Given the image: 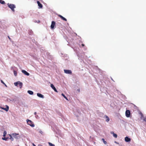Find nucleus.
<instances>
[{
    "label": "nucleus",
    "mask_w": 146,
    "mask_h": 146,
    "mask_svg": "<svg viewBox=\"0 0 146 146\" xmlns=\"http://www.w3.org/2000/svg\"><path fill=\"white\" fill-rule=\"evenodd\" d=\"M14 84L15 86L18 87L19 86L20 88H22L23 86L22 83L20 81H18L17 82H15L14 83Z\"/></svg>",
    "instance_id": "1"
},
{
    "label": "nucleus",
    "mask_w": 146,
    "mask_h": 146,
    "mask_svg": "<svg viewBox=\"0 0 146 146\" xmlns=\"http://www.w3.org/2000/svg\"><path fill=\"white\" fill-rule=\"evenodd\" d=\"M7 5L8 7L10 8L13 11H15L14 8L16 7L15 5L13 4H9L8 3L7 4Z\"/></svg>",
    "instance_id": "2"
},
{
    "label": "nucleus",
    "mask_w": 146,
    "mask_h": 146,
    "mask_svg": "<svg viewBox=\"0 0 146 146\" xmlns=\"http://www.w3.org/2000/svg\"><path fill=\"white\" fill-rule=\"evenodd\" d=\"M27 124L32 127H33L35 126V125L33 124V122L30 120L27 119Z\"/></svg>",
    "instance_id": "3"
},
{
    "label": "nucleus",
    "mask_w": 146,
    "mask_h": 146,
    "mask_svg": "<svg viewBox=\"0 0 146 146\" xmlns=\"http://www.w3.org/2000/svg\"><path fill=\"white\" fill-rule=\"evenodd\" d=\"M125 115L126 117H129L130 116V112L129 110H126L125 111Z\"/></svg>",
    "instance_id": "4"
},
{
    "label": "nucleus",
    "mask_w": 146,
    "mask_h": 146,
    "mask_svg": "<svg viewBox=\"0 0 146 146\" xmlns=\"http://www.w3.org/2000/svg\"><path fill=\"white\" fill-rule=\"evenodd\" d=\"M64 71L65 73L67 74H71L72 71L70 70H64Z\"/></svg>",
    "instance_id": "5"
},
{
    "label": "nucleus",
    "mask_w": 146,
    "mask_h": 146,
    "mask_svg": "<svg viewBox=\"0 0 146 146\" xmlns=\"http://www.w3.org/2000/svg\"><path fill=\"white\" fill-rule=\"evenodd\" d=\"M55 24V22L54 21H52V23L50 27L51 29H53L54 28Z\"/></svg>",
    "instance_id": "6"
},
{
    "label": "nucleus",
    "mask_w": 146,
    "mask_h": 146,
    "mask_svg": "<svg viewBox=\"0 0 146 146\" xmlns=\"http://www.w3.org/2000/svg\"><path fill=\"white\" fill-rule=\"evenodd\" d=\"M6 108L1 107V108L2 109L5 110L6 111H7L9 110V107L7 105H6Z\"/></svg>",
    "instance_id": "7"
},
{
    "label": "nucleus",
    "mask_w": 146,
    "mask_h": 146,
    "mask_svg": "<svg viewBox=\"0 0 146 146\" xmlns=\"http://www.w3.org/2000/svg\"><path fill=\"white\" fill-rule=\"evenodd\" d=\"M37 3L38 4V6L39 7V8H42V5L40 3V2L39 1H37Z\"/></svg>",
    "instance_id": "8"
},
{
    "label": "nucleus",
    "mask_w": 146,
    "mask_h": 146,
    "mask_svg": "<svg viewBox=\"0 0 146 146\" xmlns=\"http://www.w3.org/2000/svg\"><path fill=\"white\" fill-rule=\"evenodd\" d=\"M51 87L56 92H58L54 86V85L52 84H51L50 85Z\"/></svg>",
    "instance_id": "9"
},
{
    "label": "nucleus",
    "mask_w": 146,
    "mask_h": 146,
    "mask_svg": "<svg viewBox=\"0 0 146 146\" xmlns=\"http://www.w3.org/2000/svg\"><path fill=\"white\" fill-rule=\"evenodd\" d=\"M22 72L25 75H26L27 76H29V74L27 72V71L25 70H22Z\"/></svg>",
    "instance_id": "10"
},
{
    "label": "nucleus",
    "mask_w": 146,
    "mask_h": 146,
    "mask_svg": "<svg viewBox=\"0 0 146 146\" xmlns=\"http://www.w3.org/2000/svg\"><path fill=\"white\" fill-rule=\"evenodd\" d=\"M125 141L127 142H129L131 141V139L127 137H126L125 138Z\"/></svg>",
    "instance_id": "11"
},
{
    "label": "nucleus",
    "mask_w": 146,
    "mask_h": 146,
    "mask_svg": "<svg viewBox=\"0 0 146 146\" xmlns=\"http://www.w3.org/2000/svg\"><path fill=\"white\" fill-rule=\"evenodd\" d=\"M12 135L13 137L16 139H18V137L17 136V135H19L18 133H14L12 134Z\"/></svg>",
    "instance_id": "12"
},
{
    "label": "nucleus",
    "mask_w": 146,
    "mask_h": 146,
    "mask_svg": "<svg viewBox=\"0 0 146 146\" xmlns=\"http://www.w3.org/2000/svg\"><path fill=\"white\" fill-rule=\"evenodd\" d=\"M59 17L62 20L65 21H67V19L65 18L64 17H63L62 16V15H58Z\"/></svg>",
    "instance_id": "13"
},
{
    "label": "nucleus",
    "mask_w": 146,
    "mask_h": 146,
    "mask_svg": "<svg viewBox=\"0 0 146 146\" xmlns=\"http://www.w3.org/2000/svg\"><path fill=\"white\" fill-rule=\"evenodd\" d=\"M110 133L111 134H113V137L116 138L117 137V135L115 133H114L113 131H111Z\"/></svg>",
    "instance_id": "14"
},
{
    "label": "nucleus",
    "mask_w": 146,
    "mask_h": 146,
    "mask_svg": "<svg viewBox=\"0 0 146 146\" xmlns=\"http://www.w3.org/2000/svg\"><path fill=\"white\" fill-rule=\"evenodd\" d=\"M37 94V96L39 97H40L41 98H44V96L42 94L39 93H38Z\"/></svg>",
    "instance_id": "15"
},
{
    "label": "nucleus",
    "mask_w": 146,
    "mask_h": 146,
    "mask_svg": "<svg viewBox=\"0 0 146 146\" xmlns=\"http://www.w3.org/2000/svg\"><path fill=\"white\" fill-rule=\"evenodd\" d=\"M105 117L106 119V121L108 122L110 121V118H109L107 116V115H105L104 116Z\"/></svg>",
    "instance_id": "16"
},
{
    "label": "nucleus",
    "mask_w": 146,
    "mask_h": 146,
    "mask_svg": "<svg viewBox=\"0 0 146 146\" xmlns=\"http://www.w3.org/2000/svg\"><path fill=\"white\" fill-rule=\"evenodd\" d=\"M28 93L31 95H33V91L30 90H28Z\"/></svg>",
    "instance_id": "17"
},
{
    "label": "nucleus",
    "mask_w": 146,
    "mask_h": 146,
    "mask_svg": "<svg viewBox=\"0 0 146 146\" xmlns=\"http://www.w3.org/2000/svg\"><path fill=\"white\" fill-rule=\"evenodd\" d=\"M9 137H10V139L12 141H13L14 139L12 137L11 135L10 134L9 135Z\"/></svg>",
    "instance_id": "18"
},
{
    "label": "nucleus",
    "mask_w": 146,
    "mask_h": 146,
    "mask_svg": "<svg viewBox=\"0 0 146 146\" xmlns=\"http://www.w3.org/2000/svg\"><path fill=\"white\" fill-rule=\"evenodd\" d=\"M8 139V137H2V139L3 140H5V141H7V140Z\"/></svg>",
    "instance_id": "19"
},
{
    "label": "nucleus",
    "mask_w": 146,
    "mask_h": 146,
    "mask_svg": "<svg viewBox=\"0 0 146 146\" xmlns=\"http://www.w3.org/2000/svg\"><path fill=\"white\" fill-rule=\"evenodd\" d=\"M0 3L3 4L5 3V1L2 0H0Z\"/></svg>",
    "instance_id": "20"
},
{
    "label": "nucleus",
    "mask_w": 146,
    "mask_h": 146,
    "mask_svg": "<svg viewBox=\"0 0 146 146\" xmlns=\"http://www.w3.org/2000/svg\"><path fill=\"white\" fill-rule=\"evenodd\" d=\"M6 134H7L6 131H4L3 132V136L5 137V136Z\"/></svg>",
    "instance_id": "21"
},
{
    "label": "nucleus",
    "mask_w": 146,
    "mask_h": 146,
    "mask_svg": "<svg viewBox=\"0 0 146 146\" xmlns=\"http://www.w3.org/2000/svg\"><path fill=\"white\" fill-rule=\"evenodd\" d=\"M48 143L50 146H55L54 144H52L50 142H48Z\"/></svg>",
    "instance_id": "22"
},
{
    "label": "nucleus",
    "mask_w": 146,
    "mask_h": 146,
    "mask_svg": "<svg viewBox=\"0 0 146 146\" xmlns=\"http://www.w3.org/2000/svg\"><path fill=\"white\" fill-rule=\"evenodd\" d=\"M102 140L103 141V142L104 144H106L107 143L106 141H105L104 139H102Z\"/></svg>",
    "instance_id": "23"
},
{
    "label": "nucleus",
    "mask_w": 146,
    "mask_h": 146,
    "mask_svg": "<svg viewBox=\"0 0 146 146\" xmlns=\"http://www.w3.org/2000/svg\"><path fill=\"white\" fill-rule=\"evenodd\" d=\"M1 82L3 83V84L5 86H6V87H7V85L2 80H1Z\"/></svg>",
    "instance_id": "24"
},
{
    "label": "nucleus",
    "mask_w": 146,
    "mask_h": 146,
    "mask_svg": "<svg viewBox=\"0 0 146 146\" xmlns=\"http://www.w3.org/2000/svg\"><path fill=\"white\" fill-rule=\"evenodd\" d=\"M14 75L15 76H17V72L15 71H14Z\"/></svg>",
    "instance_id": "25"
},
{
    "label": "nucleus",
    "mask_w": 146,
    "mask_h": 146,
    "mask_svg": "<svg viewBox=\"0 0 146 146\" xmlns=\"http://www.w3.org/2000/svg\"><path fill=\"white\" fill-rule=\"evenodd\" d=\"M62 95L65 98L66 97L65 96L63 93L62 94Z\"/></svg>",
    "instance_id": "26"
},
{
    "label": "nucleus",
    "mask_w": 146,
    "mask_h": 146,
    "mask_svg": "<svg viewBox=\"0 0 146 146\" xmlns=\"http://www.w3.org/2000/svg\"><path fill=\"white\" fill-rule=\"evenodd\" d=\"M39 133H40L41 134H42L43 133V132L41 130H40V131H39Z\"/></svg>",
    "instance_id": "27"
},
{
    "label": "nucleus",
    "mask_w": 146,
    "mask_h": 146,
    "mask_svg": "<svg viewBox=\"0 0 146 146\" xmlns=\"http://www.w3.org/2000/svg\"><path fill=\"white\" fill-rule=\"evenodd\" d=\"M30 33L31 34H32L33 33V32L31 31H30L29 32V34H30Z\"/></svg>",
    "instance_id": "28"
},
{
    "label": "nucleus",
    "mask_w": 146,
    "mask_h": 146,
    "mask_svg": "<svg viewBox=\"0 0 146 146\" xmlns=\"http://www.w3.org/2000/svg\"><path fill=\"white\" fill-rule=\"evenodd\" d=\"M77 90L79 92H80V89H78Z\"/></svg>",
    "instance_id": "29"
},
{
    "label": "nucleus",
    "mask_w": 146,
    "mask_h": 146,
    "mask_svg": "<svg viewBox=\"0 0 146 146\" xmlns=\"http://www.w3.org/2000/svg\"><path fill=\"white\" fill-rule=\"evenodd\" d=\"M143 120H144V121H146V118H144V119H143Z\"/></svg>",
    "instance_id": "30"
},
{
    "label": "nucleus",
    "mask_w": 146,
    "mask_h": 146,
    "mask_svg": "<svg viewBox=\"0 0 146 146\" xmlns=\"http://www.w3.org/2000/svg\"><path fill=\"white\" fill-rule=\"evenodd\" d=\"M82 47H83L84 46V44H82Z\"/></svg>",
    "instance_id": "31"
},
{
    "label": "nucleus",
    "mask_w": 146,
    "mask_h": 146,
    "mask_svg": "<svg viewBox=\"0 0 146 146\" xmlns=\"http://www.w3.org/2000/svg\"><path fill=\"white\" fill-rule=\"evenodd\" d=\"M141 118H142L143 117V115L142 113H141Z\"/></svg>",
    "instance_id": "32"
},
{
    "label": "nucleus",
    "mask_w": 146,
    "mask_h": 146,
    "mask_svg": "<svg viewBox=\"0 0 146 146\" xmlns=\"http://www.w3.org/2000/svg\"><path fill=\"white\" fill-rule=\"evenodd\" d=\"M38 146H43L42 145L40 144H39L38 145Z\"/></svg>",
    "instance_id": "33"
},
{
    "label": "nucleus",
    "mask_w": 146,
    "mask_h": 146,
    "mask_svg": "<svg viewBox=\"0 0 146 146\" xmlns=\"http://www.w3.org/2000/svg\"><path fill=\"white\" fill-rule=\"evenodd\" d=\"M65 98L67 100H68V98L66 97Z\"/></svg>",
    "instance_id": "34"
},
{
    "label": "nucleus",
    "mask_w": 146,
    "mask_h": 146,
    "mask_svg": "<svg viewBox=\"0 0 146 146\" xmlns=\"http://www.w3.org/2000/svg\"><path fill=\"white\" fill-rule=\"evenodd\" d=\"M36 112H35L34 113L35 115H36Z\"/></svg>",
    "instance_id": "35"
},
{
    "label": "nucleus",
    "mask_w": 146,
    "mask_h": 146,
    "mask_svg": "<svg viewBox=\"0 0 146 146\" xmlns=\"http://www.w3.org/2000/svg\"><path fill=\"white\" fill-rule=\"evenodd\" d=\"M33 146H36L35 145L34 143L33 144Z\"/></svg>",
    "instance_id": "36"
},
{
    "label": "nucleus",
    "mask_w": 146,
    "mask_h": 146,
    "mask_svg": "<svg viewBox=\"0 0 146 146\" xmlns=\"http://www.w3.org/2000/svg\"><path fill=\"white\" fill-rule=\"evenodd\" d=\"M8 38H9V39H10V37L9 36H8Z\"/></svg>",
    "instance_id": "37"
}]
</instances>
